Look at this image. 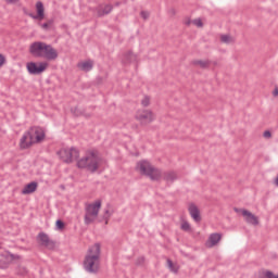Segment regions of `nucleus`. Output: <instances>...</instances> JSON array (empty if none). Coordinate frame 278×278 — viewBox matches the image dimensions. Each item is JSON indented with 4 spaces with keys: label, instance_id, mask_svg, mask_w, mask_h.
Listing matches in <instances>:
<instances>
[{
    "label": "nucleus",
    "instance_id": "obj_12",
    "mask_svg": "<svg viewBox=\"0 0 278 278\" xmlns=\"http://www.w3.org/2000/svg\"><path fill=\"white\" fill-rule=\"evenodd\" d=\"M36 10H37V15L33 13H28V16H30V18H34L35 21H42V18H45V4H42L41 1L37 2Z\"/></svg>",
    "mask_w": 278,
    "mask_h": 278
},
{
    "label": "nucleus",
    "instance_id": "obj_7",
    "mask_svg": "<svg viewBox=\"0 0 278 278\" xmlns=\"http://www.w3.org/2000/svg\"><path fill=\"white\" fill-rule=\"evenodd\" d=\"M27 131L34 144L42 142V140H45V129L35 126L28 129Z\"/></svg>",
    "mask_w": 278,
    "mask_h": 278
},
{
    "label": "nucleus",
    "instance_id": "obj_6",
    "mask_svg": "<svg viewBox=\"0 0 278 278\" xmlns=\"http://www.w3.org/2000/svg\"><path fill=\"white\" fill-rule=\"evenodd\" d=\"M49 66V63L47 62H28L26 64L27 72L29 75H42L47 71V67Z\"/></svg>",
    "mask_w": 278,
    "mask_h": 278
},
{
    "label": "nucleus",
    "instance_id": "obj_34",
    "mask_svg": "<svg viewBox=\"0 0 278 278\" xmlns=\"http://www.w3.org/2000/svg\"><path fill=\"white\" fill-rule=\"evenodd\" d=\"M137 264H144V257H139V260H138V262H137Z\"/></svg>",
    "mask_w": 278,
    "mask_h": 278
},
{
    "label": "nucleus",
    "instance_id": "obj_33",
    "mask_svg": "<svg viewBox=\"0 0 278 278\" xmlns=\"http://www.w3.org/2000/svg\"><path fill=\"white\" fill-rule=\"evenodd\" d=\"M41 27H42V29H49V23H43V24L41 25Z\"/></svg>",
    "mask_w": 278,
    "mask_h": 278
},
{
    "label": "nucleus",
    "instance_id": "obj_30",
    "mask_svg": "<svg viewBox=\"0 0 278 278\" xmlns=\"http://www.w3.org/2000/svg\"><path fill=\"white\" fill-rule=\"evenodd\" d=\"M56 227H58V229H64V222H62V220H56Z\"/></svg>",
    "mask_w": 278,
    "mask_h": 278
},
{
    "label": "nucleus",
    "instance_id": "obj_14",
    "mask_svg": "<svg viewBox=\"0 0 278 278\" xmlns=\"http://www.w3.org/2000/svg\"><path fill=\"white\" fill-rule=\"evenodd\" d=\"M31 144H34V141H33L31 137L29 136L28 131H26L20 140V147H21V149H29V147H31Z\"/></svg>",
    "mask_w": 278,
    "mask_h": 278
},
{
    "label": "nucleus",
    "instance_id": "obj_24",
    "mask_svg": "<svg viewBox=\"0 0 278 278\" xmlns=\"http://www.w3.org/2000/svg\"><path fill=\"white\" fill-rule=\"evenodd\" d=\"M167 267L169 268V270H172V273H177V266H175V264L173 263V261L167 260Z\"/></svg>",
    "mask_w": 278,
    "mask_h": 278
},
{
    "label": "nucleus",
    "instance_id": "obj_29",
    "mask_svg": "<svg viewBox=\"0 0 278 278\" xmlns=\"http://www.w3.org/2000/svg\"><path fill=\"white\" fill-rule=\"evenodd\" d=\"M150 14L148 11H141V17L147 21V18H149Z\"/></svg>",
    "mask_w": 278,
    "mask_h": 278
},
{
    "label": "nucleus",
    "instance_id": "obj_1",
    "mask_svg": "<svg viewBox=\"0 0 278 278\" xmlns=\"http://www.w3.org/2000/svg\"><path fill=\"white\" fill-rule=\"evenodd\" d=\"M101 266V244L96 243L89 248L84 261V268L91 275H97Z\"/></svg>",
    "mask_w": 278,
    "mask_h": 278
},
{
    "label": "nucleus",
    "instance_id": "obj_17",
    "mask_svg": "<svg viewBox=\"0 0 278 278\" xmlns=\"http://www.w3.org/2000/svg\"><path fill=\"white\" fill-rule=\"evenodd\" d=\"M36 190H38V182L33 181L23 188L22 194H33Z\"/></svg>",
    "mask_w": 278,
    "mask_h": 278
},
{
    "label": "nucleus",
    "instance_id": "obj_18",
    "mask_svg": "<svg viewBox=\"0 0 278 278\" xmlns=\"http://www.w3.org/2000/svg\"><path fill=\"white\" fill-rule=\"evenodd\" d=\"M77 66L80 71H84L85 73H89L92 66H94V63L91 60H88V61L79 62Z\"/></svg>",
    "mask_w": 278,
    "mask_h": 278
},
{
    "label": "nucleus",
    "instance_id": "obj_22",
    "mask_svg": "<svg viewBox=\"0 0 278 278\" xmlns=\"http://www.w3.org/2000/svg\"><path fill=\"white\" fill-rule=\"evenodd\" d=\"M164 177L167 181H175V179H177V174H175L174 172H169L166 173Z\"/></svg>",
    "mask_w": 278,
    "mask_h": 278
},
{
    "label": "nucleus",
    "instance_id": "obj_36",
    "mask_svg": "<svg viewBox=\"0 0 278 278\" xmlns=\"http://www.w3.org/2000/svg\"><path fill=\"white\" fill-rule=\"evenodd\" d=\"M274 97H278V89L276 88L273 92Z\"/></svg>",
    "mask_w": 278,
    "mask_h": 278
},
{
    "label": "nucleus",
    "instance_id": "obj_16",
    "mask_svg": "<svg viewBox=\"0 0 278 278\" xmlns=\"http://www.w3.org/2000/svg\"><path fill=\"white\" fill-rule=\"evenodd\" d=\"M222 238L223 237L220 236V233H212L208 237V240L206 242V247H208V249H212L213 247H216L220 242Z\"/></svg>",
    "mask_w": 278,
    "mask_h": 278
},
{
    "label": "nucleus",
    "instance_id": "obj_27",
    "mask_svg": "<svg viewBox=\"0 0 278 278\" xmlns=\"http://www.w3.org/2000/svg\"><path fill=\"white\" fill-rule=\"evenodd\" d=\"M193 25H195V27H203V22L201 21V18H195L192 21Z\"/></svg>",
    "mask_w": 278,
    "mask_h": 278
},
{
    "label": "nucleus",
    "instance_id": "obj_3",
    "mask_svg": "<svg viewBox=\"0 0 278 278\" xmlns=\"http://www.w3.org/2000/svg\"><path fill=\"white\" fill-rule=\"evenodd\" d=\"M101 210V200H96L93 203L85 205V225H92L99 217Z\"/></svg>",
    "mask_w": 278,
    "mask_h": 278
},
{
    "label": "nucleus",
    "instance_id": "obj_32",
    "mask_svg": "<svg viewBox=\"0 0 278 278\" xmlns=\"http://www.w3.org/2000/svg\"><path fill=\"white\" fill-rule=\"evenodd\" d=\"M263 136L264 138H271L273 134H270V130H266Z\"/></svg>",
    "mask_w": 278,
    "mask_h": 278
},
{
    "label": "nucleus",
    "instance_id": "obj_38",
    "mask_svg": "<svg viewBox=\"0 0 278 278\" xmlns=\"http://www.w3.org/2000/svg\"><path fill=\"white\" fill-rule=\"evenodd\" d=\"M105 218V225H108V217H104Z\"/></svg>",
    "mask_w": 278,
    "mask_h": 278
},
{
    "label": "nucleus",
    "instance_id": "obj_11",
    "mask_svg": "<svg viewBox=\"0 0 278 278\" xmlns=\"http://www.w3.org/2000/svg\"><path fill=\"white\" fill-rule=\"evenodd\" d=\"M40 58H45L46 60H58V50L54 49L53 46L46 43Z\"/></svg>",
    "mask_w": 278,
    "mask_h": 278
},
{
    "label": "nucleus",
    "instance_id": "obj_2",
    "mask_svg": "<svg viewBox=\"0 0 278 278\" xmlns=\"http://www.w3.org/2000/svg\"><path fill=\"white\" fill-rule=\"evenodd\" d=\"M77 166L78 168H87V170L94 173L99 166H101V159L99 155H97V153L89 152L85 157L77 162Z\"/></svg>",
    "mask_w": 278,
    "mask_h": 278
},
{
    "label": "nucleus",
    "instance_id": "obj_5",
    "mask_svg": "<svg viewBox=\"0 0 278 278\" xmlns=\"http://www.w3.org/2000/svg\"><path fill=\"white\" fill-rule=\"evenodd\" d=\"M58 155L60 156L62 162L71 164V162H74V160H77L79 157V150H77L76 148H63L58 152Z\"/></svg>",
    "mask_w": 278,
    "mask_h": 278
},
{
    "label": "nucleus",
    "instance_id": "obj_13",
    "mask_svg": "<svg viewBox=\"0 0 278 278\" xmlns=\"http://www.w3.org/2000/svg\"><path fill=\"white\" fill-rule=\"evenodd\" d=\"M242 216L245 218V223L250 225H260V219L257 216L253 215V213L249 212L248 210H241Z\"/></svg>",
    "mask_w": 278,
    "mask_h": 278
},
{
    "label": "nucleus",
    "instance_id": "obj_26",
    "mask_svg": "<svg viewBox=\"0 0 278 278\" xmlns=\"http://www.w3.org/2000/svg\"><path fill=\"white\" fill-rule=\"evenodd\" d=\"M149 103H151V100L149 99V97H144L141 101V104L143 105V108L149 106Z\"/></svg>",
    "mask_w": 278,
    "mask_h": 278
},
{
    "label": "nucleus",
    "instance_id": "obj_4",
    "mask_svg": "<svg viewBox=\"0 0 278 278\" xmlns=\"http://www.w3.org/2000/svg\"><path fill=\"white\" fill-rule=\"evenodd\" d=\"M137 169L139 170V173H141V175H146L147 177H150L152 181H157V179L162 177V172L153 167V165H151L149 161L139 162L137 164Z\"/></svg>",
    "mask_w": 278,
    "mask_h": 278
},
{
    "label": "nucleus",
    "instance_id": "obj_31",
    "mask_svg": "<svg viewBox=\"0 0 278 278\" xmlns=\"http://www.w3.org/2000/svg\"><path fill=\"white\" fill-rule=\"evenodd\" d=\"M5 64V56L3 54H0V68Z\"/></svg>",
    "mask_w": 278,
    "mask_h": 278
},
{
    "label": "nucleus",
    "instance_id": "obj_10",
    "mask_svg": "<svg viewBox=\"0 0 278 278\" xmlns=\"http://www.w3.org/2000/svg\"><path fill=\"white\" fill-rule=\"evenodd\" d=\"M47 43L42 42V41H35L30 45L29 47V52L31 53V55H34L35 58H41L42 52L45 50Z\"/></svg>",
    "mask_w": 278,
    "mask_h": 278
},
{
    "label": "nucleus",
    "instance_id": "obj_9",
    "mask_svg": "<svg viewBox=\"0 0 278 278\" xmlns=\"http://www.w3.org/2000/svg\"><path fill=\"white\" fill-rule=\"evenodd\" d=\"M137 121H140L143 125H147V123H153V119L155 118L153 116V112L151 111H138L136 114Z\"/></svg>",
    "mask_w": 278,
    "mask_h": 278
},
{
    "label": "nucleus",
    "instance_id": "obj_20",
    "mask_svg": "<svg viewBox=\"0 0 278 278\" xmlns=\"http://www.w3.org/2000/svg\"><path fill=\"white\" fill-rule=\"evenodd\" d=\"M124 62H136V54L131 51L127 52L124 56Z\"/></svg>",
    "mask_w": 278,
    "mask_h": 278
},
{
    "label": "nucleus",
    "instance_id": "obj_39",
    "mask_svg": "<svg viewBox=\"0 0 278 278\" xmlns=\"http://www.w3.org/2000/svg\"><path fill=\"white\" fill-rule=\"evenodd\" d=\"M105 214H110V211H105Z\"/></svg>",
    "mask_w": 278,
    "mask_h": 278
},
{
    "label": "nucleus",
    "instance_id": "obj_37",
    "mask_svg": "<svg viewBox=\"0 0 278 278\" xmlns=\"http://www.w3.org/2000/svg\"><path fill=\"white\" fill-rule=\"evenodd\" d=\"M275 186H278V175H277V177L275 179Z\"/></svg>",
    "mask_w": 278,
    "mask_h": 278
},
{
    "label": "nucleus",
    "instance_id": "obj_8",
    "mask_svg": "<svg viewBox=\"0 0 278 278\" xmlns=\"http://www.w3.org/2000/svg\"><path fill=\"white\" fill-rule=\"evenodd\" d=\"M37 240L41 247H45L46 249H49L50 251H53L55 249V242L49 238V235L45 232H39L37 236Z\"/></svg>",
    "mask_w": 278,
    "mask_h": 278
},
{
    "label": "nucleus",
    "instance_id": "obj_35",
    "mask_svg": "<svg viewBox=\"0 0 278 278\" xmlns=\"http://www.w3.org/2000/svg\"><path fill=\"white\" fill-rule=\"evenodd\" d=\"M8 3H12V4H14V3H18V0H5Z\"/></svg>",
    "mask_w": 278,
    "mask_h": 278
},
{
    "label": "nucleus",
    "instance_id": "obj_19",
    "mask_svg": "<svg viewBox=\"0 0 278 278\" xmlns=\"http://www.w3.org/2000/svg\"><path fill=\"white\" fill-rule=\"evenodd\" d=\"M110 12H112V5L111 4H105L100 5L98 8V16H105V14H110Z\"/></svg>",
    "mask_w": 278,
    "mask_h": 278
},
{
    "label": "nucleus",
    "instance_id": "obj_21",
    "mask_svg": "<svg viewBox=\"0 0 278 278\" xmlns=\"http://www.w3.org/2000/svg\"><path fill=\"white\" fill-rule=\"evenodd\" d=\"M220 40L225 45H231V42H233V38L231 36H229V35H222L220 36Z\"/></svg>",
    "mask_w": 278,
    "mask_h": 278
},
{
    "label": "nucleus",
    "instance_id": "obj_15",
    "mask_svg": "<svg viewBox=\"0 0 278 278\" xmlns=\"http://www.w3.org/2000/svg\"><path fill=\"white\" fill-rule=\"evenodd\" d=\"M189 214L195 223H201V212L199 211V207H197V205L191 204L189 206Z\"/></svg>",
    "mask_w": 278,
    "mask_h": 278
},
{
    "label": "nucleus",
    "instance_id": "obj_23",
    "mask_svg": "<svg viewBox=\"0 0 278 278\" xmlns=\"http://www.w3.org/2000/svg\"><path fill=\"white\" fill-rule=\"evenodd\" d=\"M261 278H278V276H275L273 271L266 270V271H262Z\"/></svg>",
    "mask_w": 278,
    "mask_h": 278
},
{
    "label": "nucleus",
    "instance_id": "obj_28",
    "mask_svg": "<svg viewBox=\"0 0 278 278\" xmlns=\"http://www.w3.org/2000/svg\"><path fill=\"white\" fill-rule=\"evenodd\" d=\"M181 229H182L184 231H190V224H189L188 222H184V223L181 224Z\"/></svg>",
    "mask_w": 278,
    "mask_h": 278
},
{
    "label": "nucleus",
    "instance_id": "obj_25",
    "mask_svg": "<svg viewBox=\"0 0 278 278\" xmlns=\"http://www.w3.org/2000/svg\"><path fill=\"white\" fill-rule=\"evenodd\" d=\"M195 64L200 67V68H207V66L210 65V63L207 61H195Z\"/></svg>",
    "mask_w": 278,
    "mask_h": 278
}]
</instances>
